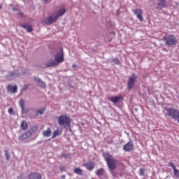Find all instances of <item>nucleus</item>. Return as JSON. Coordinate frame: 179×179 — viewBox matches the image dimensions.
Listing matches in <instances>:
<instances>
[{
  "label": "nucleus",
  "mask_w": 179,
  "mask_h": 179,
  "mask_svg": "<svg viewBox=\"0 0 179 179\" xmlns=\"http://www.w3.org/2000/svg\"><path fill=\"white\" fill-rule=\"evenodd\" d=\"M64 62V55L63 49H60L55 56V61H52L45 64V68L54 67Z\"/></svg>",
  "instance_id": "obj_1"
},
{
  "label": "nucleus",
  "mask_w": 179,
  "mask_h": 179,
  "mask_svg": "<svg viewBox=\"0 0 179 179\" xmlns=\"http://www.w3.org/2000/svg\"><path fill=\"white\" fill-rule=\"evenodd\" d=\"M103 157L106 162L109 169L113 171L117 168V160L115 159L113 155H110L109 152H103Z\"/></svg>",
  "instance_id": "obj_2"
},
{
  "label": "nucleus",
  "mask_w": 179,
  "mask_h": 179,
  "mask_svg": "<svg viewBox=\"0 0 179 179\" xmlns=\"http://www.w3.org/2000/svg\"><path fill=\"white\" fill-rule=\"evenodd\" d=\"M38 127H33L30 130L26 131L24 134L20 135L18 137V139L21 141L29 139L34 133H35L38 130Z\"/></svg>",
  "instance_id": "obj_3"
},
{
  "label": "nucleus",
  "mask_w": 179,
  "mask_h": 179,
  "mask_svg": "<svg viewBox=\"0 0 179 179\" xmlns=\"http://www.w3.org/2000/svg\"><path fill=\"white\" fill-rule=\"evenodd\" d=\"M71 119L66 115H61L58 117V124L60 126H70Z\"/></svg>",
  "instance_id": "obj_4"
},
{
  "label": "nucleus",
  "mask_w": 179,
  "mask_h": 179,
  "mask_svg": "<svg viewBox=\"0 0 179 179\" xmlns=\"http://www.w3.org/2000/svg\"><path fill=\"white\" fill-rule=\"evenodd\" d=\"M164 41H165V44L168 46L176 45L178 43L177 38L174 35H168L167 36H164Z\"/></svg>",
  "instance_id": "obj_5"
},
{
  "label": "nucleus",
  "mask_w": 179,
  "mask_h": 179,
  "mask_svg": "<svg viewBox=\"0 0 179 179\" xmlns=\"http://www.w3.org/2000/svg\"><path fill=\"white\" fill-rule=\"evenodd\" d=\"M166 116L171 117L174 120H177L178 115L179 114V110L171 108H166Z\"/></svg>",
  "instance_id": "obj_6"
},
{
  "label": "nucleus",
  "mask_w": 179,
  "mask_h": 179,
  "mask_svg": "<svg viewBox=\"0 0 179 179\" xmlns=\"http://www.w3.org/2000/svg\"><path fill=\"white\" fill-rule=\"evenodd\" d=\"M138 79V76L135 74H132L131 77H129L128 83H127V88L128 90H132L135 83H136V80Z\"/></svg>",
  "instance_id": "obj_7"
},
{
  "label": "nucleus",
  "mask_w": 179,
  "mask_h": 179,
  "mask_svg": "<svg viewBox=\"0 0 179 179\" xmlns=\"http://www.w3.org/2000/svg\"><path fill=\"white\" fill-rule=\"evenodd\" d=\"M133 12L136 15L137 18L139 20L140 22H143V17L142 15L143 11L142 9L136 8V10H134Z\"/></svg>",
  "instance_id": "obj_8"
},
{
  "label": "nucleus",
  "mask_w": 179,
  "mask_h": 179,
  "mask_svg": "<svg viewBox=\"0 0 179 179\" xmlns=\"http://www.w3.org/2000/svg\"><path fill=\"white\" fill-rule=\"evenodd\" d=\"M123 150L127 152H129L134 150V142L132 141H129L123 146Z\"/></svg>",
  "instance_id": "obj_9"
},
{
  "label": "nucleus",
  "mask_w": 179,
  "mask_h": 179,
  "mask_svg": "<svg viewBox=\"0 0 179 179\" xmlns=\"http://www.w3.org/2000/svg\"><path fill=\"white\" fill-rule=\"evenodd\" d=\"M83 166H85L87 169V170L92 171L94 169L96 164L95 162H88L87 163L83 164Z\"/></svg>",
  "instance_id": "obj_10"
},
{
  "label": "nucleus",
  "mask_w": 179,
  "mask_h": 179,
  "mask_svg": "<svg viewBox=\"0 0 179 179\" xmlns=\"http://www.w3.org/2000/svg\"><path fill=\"white\" fill-rule=\"evenodd\" d=\"M108 100L113 102V103H117L119 102H122L124 100V99L122 96H118L109 97Z\"/></svg>",
  "instance_id": "obj_11"
},
{
  "label": "nucleus",
  "mask_w": 179,
  "mask_h": 179,
  "mask_svg": "<svg viewBox=\"0 0 179 179\" xmlns=\"http://www.w3.org/2000/svg\"><path fill=\"white\" fill-rule=\"evenodd\" d=\"M28 179H42V176L37 172H31L29 174Z\"/></svg>",
  "instance_id": "obj_12"
},
{
  "label": "nucleus",
  "mask_w": 179,
  "mask_h": 179,
  "mask_svg": "<svg viewBox=\"0 0 179 179\" xmlns=\"http://www.w3.org/2000/svg\"><path fill=\"white\" fill-rule=\"evenodd\" d=\"M164 8H166V0H159L156 8L162 10Z\"/></svg>",
  "instance_id": "obj_13"
},
{
  "label": "nucleus",
  "mask_w": 179,
  "mask_h": 179,
  "mask_svg": "<svg viewBox=\"0 0 179 179\" xmlns=\"http://www.w3.org/2000/svg\"><path fill=\"white\" fill-rule=\"evenodd\" d=\"M6 90L8 92H10L13 94H16L17 92V86L14 85L12 87L11 85H8Z\"/></svg>",
  "instance_id": "obj_14"
},
{
  "label": "nucleus",
  "mask_w": 179,
  "mask_h": 179,
  "mask_svg": "<svg viewBox=\"0 0 179 179\" xmlns=\"http://www.w3.org/2000/svg\"><path fill=\"white\" fill-rule=\"evenodd\" d=\"M57 20H58V18L56 15L55 17H48L46 19L47 24H52L55 23V22H57Z\"/></svg>",
  "instance_id": "obj_15"
},
{
  "label": "nucleus",
  "mask_w": 179,
  "mask_h": 179,
  "mask_svg": "<svg viewBox=\"0 0 179 179\" xmlns=\"http://www.w3.org/2000/svg\"><path fill=\"white\" fill-rule=\"evenodd\" d=\"M66 12V8H60L59 11L56 12V16L59 19V17L63 16Z\"/></svg>",
  "instance_id": "obj_16"
},
{
  "label": "nucleus",
  "mask_w": 179,
  "mask_h": 179,
  "mask_svg": "<svg viewBox=\"0 0 179 179\" xmlns=\"http://www.w3.org/2000/svg\"><path fill=\"white\" fill-rule=\"evenodd\" d=\"M20 27H22L23 29H27L28 33H30V32H31L33 31L32 26L31 25H29V24H25L24 25V24H22L20 25Z\"/></svg>",
  "instance_id": "obj_17"
},
{
  "label": "nucleus",
  "mask_w": 179,
  "mask_h": 179,
  "mask_svg": "<svg viewBox=\"0 0 179 179\" xmlns=\"http://www.w3.org/2000/svg\"><path fill=\"white\" fill-rule=\"evenodd\" d=\"M20 128L22 130L26 131L29 129L28 124L26 121L23 120L22 121L20 124Z\"/></svg>",
  "instance_id": "obj_18"
},
{
  "label": "nucleus",
  "mask_w": 179,
  "mask_h": 179,
  "mask_svg": "<svg viewBox=\"0 0 179 179\" xmlns=\"http://www.w3.org/2000/svg\"><path fill=\"white\" fill-rule=\"evenodd\" d=\"M43 135L46 137H50L52 135V129L48 127L46 131H43Z\"/></svg>",
  "instance_id": "obj_19"
},
{
  "label": "nucleus",
  "mask_w": 179,
  "mask_h": 179,
  "mask_svg": "<svg viewBox=\"0 0 179 179\" xmlns=\"http://www.w3.org/2000/svg\"><path fill=\"white\" fill-rule=\"evenodd\" d=\"M61 134H62V131H59V129L55 130V131L53 132L52 138H56L57 136H59V135H61Z\"/></svg>",
  "instance_id": "obj_20"
},
{
  "label": "nucleus",
  "mask_w": 179,
  "mask_h": 179,
  "mask_svg": "<svg viewBox=\"0 0 179 179\" xmlns=\"http://www.w3.org/2000/svg\"><path fill=\"white\" fill-rule=\"evenodd\" d=\"M104 173H105V170H104L103 169H99V170L96 171V176H103Z\"/></svg>",
  "instance_id": "obj_21"
},
{
  "label": "nucleus",
  "mask_w": 179,
  "mask_h": 179,
  "mask_svg": "<svg viewBox=\"0 0 179 179\" xmlns=\"http://www.w3.org/2000/svg\"><path fill=\"white\" fill-rule=\"evenodd\" d=\"M73 171L76 174H79V175H83V170L81 169H79V168L74 169Z\"/></svg>",
  "instance_id": "obj_22"
},
{
  "label": "nucleus",
  "mask_w": 179,
  "mask_h": 179,
  "mask_svg": "<svg viewBox=\"0 0 179 179\" xmlns=\"http://www.w3.org/2000/svg\"><path fill=\"white\" fill-rule=\"evenodd\" d=\"M19 104H20V106L21 107V108H22V110H24V106H25V101H24V100L20 99V101H19Z\"/></svg>",
  "instance_id": "obj_23"
},
{
  "label": "nucleus",
  "mask_w": 179,
  "mask_h": 179,
  "mask_svg": "<svg viewBox=\"0 0 179 179\" xmlns=\"http://www.w3.org/2000/svg\"><path fill=\"white\" fill-rule=\"evenodd\" d=\"M173 174L176 178H179V170L177 168L173 170Z\"/></svg>",
  "instance_id": "obj_24"
},
{
  "label": "nucleus",
  "mask_w": 179,
  "mask_h": 179,
  "mask_svg": "<svg viewBox=\"0 0 179 179\" xmlns=\"http://www.w3.org/2000/svg\"><path fill=\"white\" fill-rule=\"evenodd\" d=\"M8 114H10V115H11L15 114V113L14 112L13 108H10L8 110Z\"/></svg>",
  "instance_id": "obj_25"
},
{
  "label": "nucleus",
  "mask_w": 179,
  "mask_h": 179,
  "mask_svg": "<svg viewBox=\"0 0 179 179\" xmlns=\"http://www.w3.org/2000/svg\"><path fill=\"white\" fill-rule=\"evenodd\" d=\"M139 176H145V169H141L139 170Z\"/></svg>",
  "instance_id": "obj_26"
},
{
  "label": "nucleus",
  "mask_w": 179,
  "mask_h": 179,
  "mask_svg": "<svg viewBox=\"0 0 179 179\" xmlns=\"http://www.w3.org/2000/svg\"><path fill=\"white\" fill-rule=\"evenodd\" d=\"M45 110V108H42L41 110H37V115H38V114H40V115L43 114Z\"/></svg>",
  "instance_id": "obj_27"
},
{
  "label": "nucleus",
  "mask_w": 179,
  "mask_h": 179,
  "mask_svg": "<svg viewBox=\"0 0 179 179\" xmlns=\"http://www.w3.org/2000/svg\"><path fill=\"white\" fill-rule=\"evenodd\" d=\"M70 157V155L69 154H62L61 155V158H69Z\"/></svg>",
  "instance_id": "obj_28"
},
{
  "label": "nucleus",
  "mask_w": 179,
  "mask_h": 179,
  "mask_svg": "<svg viewBox=\"0 0 179 179\" xmlns=\"http://www.w3.org/2000/svg\"><path fill=\"white\" fill-rule=\"evenodd\" d=\"M39 85H40V87H43V88L46 87V84H45V83H44V82H43V81H41V82L39 83Z\"/></svg>",
  "instance_id": "obj_29"
},
{
  "label": "nucleus",
  "mask_w": 179,
  "mask_h": 179,
  "mask_svg": "<svg viewBox=\"0 0 179 179\" xmlns=\"http://www.w3.org/2000/svg\"><path fill=\"white\" fill-rule=\"evenodd\" d=\"M113 62L115 64H116L117 65L120 64V60L117 59H114Z\"/></svg>",
  "instance_id": "obj_30"
},
{
  "label": "nucleus",
  "mask_w": 179,
  "mask_h": 179,
  "mask_svg": "<svg viewBox=\"0 0 179 179\" xmlns=\"http://www.w3.org/2000/svg\"><path fill=\"white\" fill-rule=\"evenodd\" d=\"M29 87V85H24L23 88H22V91H27Z\"/></svg>",
  "instance_id": "obj_31"
},
{
  "label": "nucleus",
  "mask_w": 179,
  "mask_h": 179,
  "mask_svg": "<svg viewBox=\"0 0 179 179\" xmlns=\"http://www.w3.org/2000/svg\"><path fill=\"white\" fill-rule=\"evenodd\" d=\"M169 166L172 167L173 170H174L175 169H177L176 166H174V164H173L172 162H169Z\"/></svg>",
  "instance_id": "obj_32"
},
{
  "label": "nucleus",
  "mask_w": 179,
  "mask_h": 179,
  "mask_svg": "<svg viewBox=\"0 0 179 179\" xmlns=\"http://www.w3.org/2000/svg\"><path fill=\"white\" fill-rule=\"evenodd\" d=\"M34 81H36L38 83H39L40 84V83H41L42 82V80L39 78H34Z\"/></svg>",
  "instance_id": "obj_33"
},
{
  "label": "nucleus",
  "mask_w": 179,
  "mask_h": 179,
  "mask_svg": "<svg viewBox=\"0 0 179 179\" xmlns=\"http://www.w3.org/2000/svg\"><path fill=\"white\" fill-rule=\"evenodd\" d=\"M5 155L6 157V159H9L10 156H9V154H8V151H6V150L5 151Z\"/></svg>",
  "instance_id": "obj_34"
},
{
  "label": "nucleus",
  "mask_w": 179,
  "mask_h": 179,
  "mask_svg": "<svg viewBox=\"0 0 179 179\" xmlns=\"http://www.w3.org/2000/svg\"><path fill=\"white\" fill-rule=\"evenodd\" d=\"M59 169L61 171H65V166H59Z\"/></svg>",
  "instance_id": "obj_35"
},
{
  "label": "nucleus",
  "mask_w": 179,
  "mask_h": 179,
  "mask_svg": "<svg viewBox=\"0 0 179 179\" xmlns=\"http://www.w3.org/2000/svg\"><path fill=\"white\" fill-rule=\"evenodd\" d=\"M76 67H77V64H73L72 65V68L75 69V68H76Z\"/></svg>",
  "instance_id": "obj_36"
},
{
  "label": "nucleus",
  "mask_w": 179,
  "mask_h": 179,
  "mask_svg": "<svg viewBox=\"0 0 179 179\" xmlns=\"http://www.w3.org/2000/svg\"><path fill=\"white\" fill-rule=\"evenodd\" d=\"M176 121L179 123V113L178 114L177 118H176Z\"/></svg>",
  "instance_id": "obj_37"
},
{
  "label": "nucleus",
  "mask_w": 179,
  "mask_h": 179,
  "mask_svg": "<svg viewBox=\"0 0 179 179\" xmlns=\"http://www.w3.org/2000/svg\"><path fill=\"white\" fill-rule=\"evenodd\" d=\"M66 178V176H62V178L64 179Z\"/></svg>",
  "instance_id": "obj_38"
},
{
  "label": "nucleus",
  "mask_w": 179,
  "mask_h": 179,
  "mask_svg": "<svg viewBox=\"0 0 179 179\" xmlns=\"http://www.w3.org/2000/svg\"><path fill=\"white\" fill-rule=\"evenodd\" d=\"M45 3H48V0H44Z\"/></svg>",
  "instance_id": "obj_39"
},
{
  "label": "nucleus",
  "mask_w": 179,
  "mask_h": 179,
  "mask_svg": "<svg viewBox=\"0 0 179 179\" xmlns=\"http://www.w3.org/2000/svg\"><path fill=\"white\" fill-rule=\"evenodd\" d=\"M1 9H2V5L0 4V10H1Z\"/></svg>",
  "instance_id": "obj_40"
},
{
  "label": "nucleus",
  "mask_w": 179,
  "mask_h": 179,
  "mask_svg": "<svg viewBox=\"0 0 179 179\" xmlns=\"http://www.w3.org/2000/svg\"><path fill=\"white\" fill-rule=\"evenodd\" d=\"M19 15H20V16H22L23 14H22V13H20Z\"/></svg>",
  "instance_id": "obj_41"
},
{
  "label": "nucleus",
  "mask_w": 179,
  "mask_h": 179,
  "mask_svg": "<svg viewBox=\"0 0 179 179\" xmlns=\"http://www.w3.org/2000/svg\"><path fill=\"white\" fill-rule=\"evenodd\" d=\"M178 97H179V96H178Z\"/></svg>",
  "instance_id": "obj_42"
}]
</instances>
